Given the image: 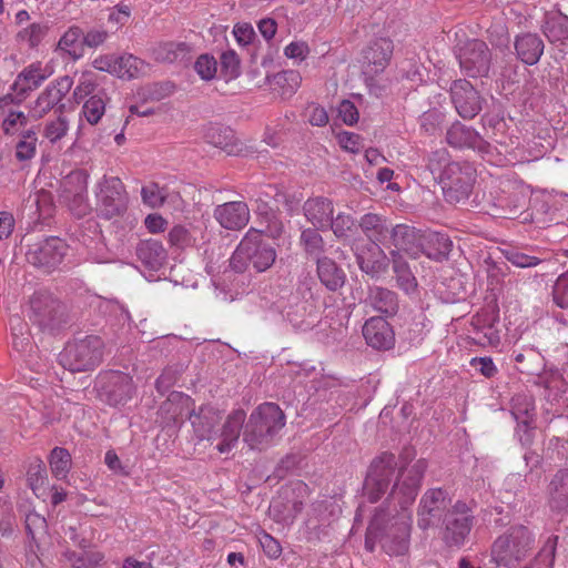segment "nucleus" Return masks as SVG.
Masks as SVG:
<instances>
[{
    "label": "nucleus",
    "instance_id": "nucleus-32",
    "mask_svg": "<svg viewBox=\"0 0 568 568\" xmlns=\"http://www.w3.org/2000/svg\"><path fill=\"white\" fill-rule=\"evenodd\" d=\"M244 420L243 410H235L227 417L220 435L221 442L216 445L220 453H229L236 445Z\"/></svg>",
    "mask_w": 568,
    "mask_h": 568
},
{
    "label": "nucleus",
    "instance_id": "nucleus-60",
    "mask_svg": "<svg viewBox=\"0 0 568 568\" xmlns=\"http://www.w3.org/2000/svg\"><path fill=\"white\" fill-rule=\"evenodd\" d=\"M469 365L486 378H491L498 373V368L491 357H473L469 361Z\"/></svg>",
    "mask_w": 568,
    "mask_h": 568
},
{
    "label": "nucleus",
    "instance_id": "nucleus-10",
    "mask_svg": "<svg viewBox=\"0 0 568 568\" xmlns=\"http://www.w3.org/2000/svg\"><path fill=\"white\" fill-rule=\"evenodd\" d=\"M100 396L110 405H123L130 400L135 393V385L129 374L122 372H104L97 381Z\"/></svg>",
    "mask_w": 568,
    "mask_h": 568
},
{
    "label": "nucleus",
    "instance_id": "nucleus-22",
    "mask_svg": "<svg viewBox=\"0 0 568 568\" xmlns=\"http://www.w3.org/2000/svg\"><path fill=\"white\" fill-rule=\"evenodd\" d=\"M214 217L226 230H241L250 221V209L242 201L227 202L216 206Z\"/></svg>",
    "mask_w": 568,
    "mask_h": 568
},
{
    "label": "nucleus",
    "instance_id": "nucleus-54",
    "mask_svg": "<svg viewBox=\"0 0 568 568\" xmlns=\"http://www.w3.org/2000/svg\"><path fill=\"white\" fill-rule=\"evenodd\" d=\"M338 145L346 152L359 153L363 149V139L359 134L348 131H341L336 134Z\"/></svg>",
    "mask_w": 568,
    "mask_h": 568
},
{
    "label": "nucleus",
    "instance_id": "nucleus-3",
    "mask_svg": "<svg viewBox=\"0 0 568 568\" xmlns=\"http://www.w3.org/2000/svg\"><path fill=\"white\" fill-rule=\"evenodd\" d=\"M276 257L275 247L263 240L262 231L250 227L233 252L230 266L237 273L245 272L250 266L263 273L273 266Z\"/></svg>",
    "mask_w": 568,
    "mask_h": 568
},
{
    "label": "nucleus",
    "instance_id": "nucleus-33",
    "mask_svg": "<svg viewBox=\"0 0 568 568\" xmlns=\"http://www.w3.org/2000/svg\"><path fill=\"white\" fill-rule=\"evenodd\" d=\"M515 49L518 58L528 65L536 64L544 53V42L532 33H525L517 37Z\"/></svg>",
    "mask_w": 568,
    "mask_h": 568
},
{
    "label": "nucleus",
    "instance_id": "nucleus-21",
    "mask_svg": "<svg viewBox=\"0 0 568 568\" xmlns=\"http://www.w3.org/2000/svg\"><path fill=\"white\" fill-rule=\"evenodd\" d=\"M511 414L517 420V432L523 445H530L535 429V405L527 397L517 396L513 399Z\"/></svg>",
    "mask_w": 568,
    "mask_h": 568
},
{
    "label": "nucleus",
    "instance_id": "nucleus-47",
    "mask_svg": "<svg viewBox=\"0 0 568 568\" xmlns=\"http://www.w3.org/2000/svg\"><path fill=\"white\" fill-rule=\"evenodd\" d=\"M48 28L40 23H31L17 33V41L29 48H37L45 37Z\"/></svg>",
    "mask_w": 568,
    "mask_h": 568
},
{
    "label": "nucleus",
    "instance_id": "nucleus-64",
    "mask_svg": "<svg viewBox=\"0 0 568 568\" xmlns=\"http://www.w3.org/2000/svg\"><path fill=\"white\" fill-rule=\"evenodd\" d=\"M551 450V454L548 455L551 459H565L568 460V442L565 439L556 438L550 440L548 452Z\"/></svg>",
    "mask_w": 568,
    "mask_h": 568
},
{
    "label": "nucleus",
    "instance_id": "nucleus-46",
    "mask_svg": "<svg viewBox=\"0 0 568 568\" xmlns=\"http://www.w3.org/2000/svg\"><path fill=\"white\" fill-rule=\"evenodd\" d=\"M68 131L69 121L65 116L60 114L58 118L45 123L42 135L49 143L55 144L67 135Z\"/></svg>",
    "mask_w": 568,
    "mask_h": 568
},
{
    "label": "nucleus",
    "instance_id": "nucleus-35",
    "mask_svg": "<svg viewBox=\"0 0 568 568\" xmlns=\"http://www.w3.org/2000/svg\"><path fill=\"white\" fill-rule=\"evenodd\" d=\"M139 260L150 270L158 271L166 260V251L163 245L154 240L143 241L136 248Z\"/></svg>",
    "mask_w": 568,
    "mask_h": 568
},
{
    "label": "nucleus",
    "instance_id": "nucleus-27",
    "mask_svg": "<svg viewBox=\"0 0 568 568\" xmlns=\"http://www.w3.org/2000/svg\"><path fill=\"white\" fill-rule=\"evenodd\" d=\"M221 418V412L210 405L202 406L197 414L190 416L194 433L201 440H212L215 438V428Z\"/></svg>",
    "mask_w": 568,
    "mask_h": 568
},
{
    "label": "nucleus",
    "instance_id": "nucleus-15",
    "mask_svg": "<svg viewBox=\"0 0 568 568\" xmlns=\"http://www.w3.org/2000/svg\"><path fill=\"white\" fill-rule=\"evenodd\" d=\"M73 81L70 77H60L52 81L37 98L30 108L29 115L40 120L58 105L71 90Z\"/></svg>",
    "mask_w": 568,
    "mask_h": 568
},
{
    "label": "nucleus",
    "instance_id": "nucleus-44",
    "mask_svg": "<svg viewBox=\"0 0 568 568\" xmlns=\"http://www.w3.org/2000/svg\"><path fill=\"white\" fill-rule=\"evenodd\" d=\"M190 51V47L184 42H165L155 50L156 59L163 62H174L183 59Z\"/></svg>",
    "mask_w": 568,
    "mask_h": 568
},
{
    "label": "nucleus",
    "instance_id": "nucleus-62",
    "mask_svg": "<svg viewBox=\"0 0 568 568\" xmlns=\"http://www.w3.org/2000/svg\"><path fill=\"white\" fill-rule=\"evenodd\" d=\"M233 34H234L236 42L240 45L245 47L253 41V39L255 37V31L251 23L239 22L233 28Z\"/></svg>",
    "mask_w": 568,
    "mask_h": 568
},
{
    "label": "nucleus",
    "instance_id": "nucleus-31",
    "mask_svg": "<svg viewBox=\"0 0 568 568\" xmlns=\"http://www.w3.org/2000/svg\"><path fill=\"white\" fill-rule=\"evenodd\" d=\"M446 141L449 145L457 149H478L483 148V139L471 128L460 122L453 123L446 133Z\"/></svg>",
    "mask_w": 568,
    "mask_h": 568
},
{
    "label": "nucleus",
    "instance_id": "nucleus-49",
    "mask_svg": "<svg viewBox=\"0 0 568 568\" xmlns=\"http://www.w3.org/2000/svg\"><path fill=\"white\" fill-rule=\"evenodd\" d=\"M97 88V75L87 71L83 72L78 81L77 87L73 90V99L77 103L83 101L88 95L93 93Z\"/></svg>",
    "mask_w": 568,
    "mask_h": 568
},
{
    "label": "nucleus",
    "instance_id": "nucleus-58",
    "mask_svg": "<svg viewBox=\"0 0 568 568\" xmlns=\"http://www.w3.org/2000/svg\"><path fill=\"white\" fill-rule=\"evenodd\" d=\"M27 115L22 111H11L2 122L6 134H14L27 124Z\"/></svg>",
    "mask_w": 568,
    "mask_h": 568
},
{
    "label": "nucleus",
    "instance_id": "nucleus-30",
    "mask_svg": "<svg viewBox=\"0 0 568 568\" xmlns=\"http://www.w3.org/2000/svg\"><path fill=\"white\" fill-rule=\"evenodd\" d=\"M358 227L368 237V243L385 244L390 239L392 229H389L386 219L382 215L375 213L364 214L357 224Z\"/></svg>",
    "mask_w": 568,
    "mask_h": 568
},
{
    "label": "nucleus",
    "instance_id": "nucleus-7",
    "mask_svg": "<svg viewBox=\"0 0 568 568\" xmlns=\"http://www.w3.org/2000/svg\"><path fill=\"white\" fill-rule=\"evenodd\" d=\"M475 516L465 501H456L439 524L442 540L448 547H462L473 528Z\"/></svg>",
    "mask_w": 568,
    "mask_h": 568
},
{
    "label": "nucleus",
    "instance_id": "nucleus-25",
    "mask_svg": "<svg viewBox=\"0 0 568 568\" xmlns=\"http://www.w3.org/2000/svg\"><path fill=\"white\" fill-rule=\"evenodd\" d=\"M59 303L47 291L36 292L29 301V317L40 326L49 325L55 317Z\"/></svg>",
    "mask_w": 568,
    "mask_h": 568
},
{
    "label": "nucleus",
    "instance_id": "nucleus-37",
    "mask_svg": "<svg viewBox=\"0 0 568 568\" xmlns=\"http://www.w3.org/2000/svg\"><path fill=\"white\" fill-rule=\"evenodd\" d=\"M550 507L561 511L568 506V468L559 470L549 485Z\"/></svg>",
    "mask_w": 568,
    "mask_h": 568
},
{
    "label": "nucleus",
    "instance_id": "nucleus-57",
    "mask_svg": "<svg viewBox=\"0 0 568 568\" xmlns=\"http://www.w3.org/2000/svg\"><path fill=\"white\" fill-rule=\"evenodd\" d=\"M310 52L311 49L307 42L302 40L292 41L284 48V55L297 62L304 61Z\"/></svg>",
    "mask_w": 568,
    "mask_h": 568
},
{
    "label": "nucleus",
    "instance_id": "nucleus-51",
    "mask_svg": "<svg viewBox=\"0 0 568 568\" xmlns=\"http://www.w3.org/2000/svg\"><path fill=\"white\" fill-rule=\"evenodd\" d=\"M301 243L305 251L312 255H318L323 252L324 241L317 229H306L301 234Z\"/></svg>",
    "mask_w": 568,
    "mask_h": 568
},
{
    "label": "nucleus",
    "instance_id": "nucleus-9",
    "mask_svg": "<svg viewBox=\"0 0 568 568\" xmlns=\"http://www.w3.org/2000/svg\"><path fill=\"white\" fill-rule=\"evenodd\" d=\"M88 179L89 174L84 170H74L61 182L60 200L78 217L87 215L90 211Z\"/></svg>",
    "mask_w": 568,
    "mask_h": 568
},
{
    "label": "nucleus",
    "instance_id": "nucleus-13",
    "mask_svg": "<svg viewBox=\"0 0 568 568\" xmlns=\"http://www.w3.org/2000/svg\"><path fill=\"white\" fill-rule=\"evenodd\" d=\"M423 476L422 464H404L398 468L392 494L399 496V505L403 509L415 500Z\"/></svg>",
    "mask_w": 568,
    "mask_h": 568
},
{
    "label": "nucleus",
    "instance_id": "nucleus-12",
    "mask_svg": "<svg viewBox=\"0 0 568 568\" xmlns=\"http://www.w3.org/2000/svg\"><path fill=\"white\" fill-rule=\"evenodd\" d=\"M457 57L462 70L468 77H483L489 71L491 55L488 45L481 40L468 41L459 48Z\"/></svg>",
    "mask_w": 568,
    "mask_h": 568
},
{
    "label": "nucleus",
    "instance_id": "nucleus-39",
    "mask_svg": "<svg viewBox=\"0 0 568 568\" xmlns=\"http://www.w3.org/2000/svg\"><path fill=\"white\" fill-rule=\"evenodd\" d=\"M369 302L377 312L386 315L395 314L398 307L396 294L382 287L371 290Z\"/></svg>",
    "mask_w": 568,
    "mask_h": 568
},
{
    "label": "nucleus",
    "instance_id": "nucleus-40",
    "mask_svg": "<svg viewBox=\"0 0 568 568\" xmlns=\"http://www.w3.org/2000/svg\"><path fill=\"white\" fill-rule=\"evenodd\" d=\"M148 65L132 54L116 57L115 75L122 79H133L145 73Z\"/></svg>",
    "mask_w": 568,
    "mask_h": 568
},
{
    "label": "nucleus",
    "instance_id": "nucleus-26",
    "mask_svg": "<svg viewBox=\"0 0 568 568\" xmlns=\"http://www.w3.org/2000/svg\"><path fill=\"white\" fill-rule=\"evenodd\" d=\"M394 50L393 41L379 38L373 41L364 51V60L368 72L378 74L388 65Z\"/></svg>",
    "mask_w": 568,
    "mask_h": 568
},
{
    "label": "nucleus",
    "instance_id": "nucleus-4",
    "mask_svg": "<svg viewBox=\"0 0 568 568\" xmlns=\"http://www.w3.org/2000/svg\"><path fill=\"white\" fill-rule=\"evenodd\" d=\"M285 425V415L275 403H263L250 415L243 438L251 449L263 450Z\"/></svg>",
    "mask_w": 568,
    "mask_h": 568
},
{
    "label": "nucleus",
    "instance_id": "nucleus-20",
    "mask_svg": "<svg viewBox=\"0 0 568 568\" xmlns=\"http://www.w3.org/2000/svg\"><path fill=\"white\" fill-rule=\"evenodd\" d=\"M423 231L406 224H397L392 227L390 243L396 251L406 254L413 260L420 257Z\"/></svg>",
    "mask_w": 568,
    "mask_h": 568
},
{
    "label": "nucleus",
    "instance_id": "nucleus-6",
    "mask_svg": "<svg viewBox=\"0 0 568 568\" xmlns=\"http://www.w3.org/2000/svg\"><path fill=\"white\" fill-rule=\"evenodd\" d=\"M103 346V341L99 336H87L68 344L60 355V362L72 372L93 369L102 361Z\"/></svg>",
    "mask_w": 568,
    "mask_h": 568
},
{
    "label": "nucleus",
    "instance_id": "nucleus-1",
    "mask_svg": "<svg viewBox=\"0 0 568 568\" xmlns=\"http://www.w3.org/2000/svg\"><path fill=\"white\" fill-rule=\"evenodd\" d=\"M427 166L448 203H464L469 199L476 182V170L471 164L452 161L446 150H438L432 154Z\"/></svg>",
    "mask_w": 568,
    "mask_h": 568
},
{
    "label": "nucleus",
    "instance_id": "nucleus-59",
    "mask_svg": "<svg viewBox=\"0 0 568 568\" xmlns=\"http://www.w3.org/2000/svg\"><path fill=\"white\" fill-rule=\"evenodd\" d=\"M221 65L230 78H236L240 74V58L234 50L222 53Z\"/></svg>",
    "mask_w": 568,
    "mask_h": 568
},
{
    "label": "nucleus",
    "instance_id": "nucleus-41",
    "mask_svg": "<svg viewBox=\"0 0 568 568\" xmlns=\"http://www.w3.org/2000/svg\"><path fill=\"white\" fill-rule=\"evenodd\" d=\"M558 536H550L535 556V558L525 566V568H554Z\"/></svg>",
    "mask_w": 568,
    "mask_h": 568
},
{
    "label": "nucleus",
    "instance_id": "nucleus-23",
    "mask_svg": "<svg viewBox=\"0 0 568 568\" xmlns=\"http://www.w3.org/2000/svg\"><path fill=\"white\" fill-rule=\"evenodd\" d=\"M363 335L366 343L376 349H389L395 342L392 326L381 316L371 317L365 322Z\"/></svg>",
    "mask_w": 568,
    "mask_h": 568
},
{
    "label": "nucleus",
    "instance_id": "nucleus-24",
    "mask_svg": "<svg viewBox=\"0 0 568 568\" xmlns=\"http://www.w3.org/2000/svg\"><path fill=\"white\" fill-rule=\"evenodd\" d=\"M193 399L181 393L172 392L160 406V415L165 423H180L193 415Z\"/></svg>",
    "mask_w": 568,
    "mask_h": 568
},
{
    "label": "nucleus",
    "instance_id": "nucleus-38",
    "mask_svg": "<svg viewBox=\"0 0 568 568\" xmlns=\"http://www.w3.org/2000/svg\"><path fill=\"white\" fill-rule=\"evenodd\" d=\"M57 49L74 60L81 58L83 55L82 30L77 26L70 27L60 38Z\"/></svg>",
    "mask_w": 568,
    "mask_h": 568
},
{
    "label": "nucleus",
    "instance_id": "nucleus-43",
    "mask_svg": "<svg viewBox=\"0 0 568 568\" xmlns=\"http://www.w3.org/2000/svg\"><path fill=\"white\" fill-rule=\"evenodd\" d=\"M257 213L261 216V223L265 224L264 229L260 230L262 235L265 234L274 240L278 239L283 233L284 226L277 214L273 211L268 212L265 205H260Z\"/></svg>",
    "mask_w": 568,
    "mask_h": 568
},
{
    "label": "nucleus",
    "instance_id": "nucleus-19",
    "mask_svg": "<svg viewBox=\"0 0 568 568\" xmlns=\"http://www.w3.org/2000/svg\"><path fill=\"white\" fill-rule=\"evenodd\" d=\"M395 473L393 464H371L364 481V490L371 503H376L385 494Z\"/></svg>",
    "mask_w": 568,
    "mask_h": 568
},
{
    "label": "nucleus",
    "instance_id": "nucleus-2",
    "mask_svg": "<svg viewBox=\"0 0 568 568\" xmlns=\"http://www.w3.org/2000/svg\"><path fill=\"white\" fill-rule=\"evenodd\" d=\"M408 526L382 505L375 509L366 529L365 548L373 552L379 544L387 555L402 556L408 549Z\"/></svg>",
    "mask_w": 568,
    "mask_h": 568
},
{
    "label": "nucleus",
    "instance_id": "nucleus-56",
    "mask_svg": "<svg viewBox=\"0 0 568 568\" xmlns=\"http://www.w3.org/2000/svg\"><path fill=\"white\" fill-rule=\"evenodd\" d=\"M552 301L560 308H568V272L561 274L552 290Z\"/></svg>",
    "mask_w": 568,
    "mask_h": 568
},
{
    "label": "nucleus",
    "instance_id": "nucleus-36",
    "mask_svg": "<svg viewBox=\"0 0 568 568\" xmlns=\"http://www.w3.org/2000/svg\"><path fill=\"white\" fill-rule=\"evenodd\" d=\"M317 275L321 283L333 292L341 288L345 282L344 271L328 257H323L317 261Z\"/></svg>",
    "mask_w": 568,
    "mask_h": 568
},
{
    "label": "nucleus",
    "instance_id": "nucleus-18",
    "mask_svg": "<svg viewBox=\"0 0 568 568\" xmlns=\"http://www.w3.org/2000/svg\"><path fill=\"white\" fill-rule=\"evenodd\" d=\"M53 73L54 67L51 62L34 61L19 72L12 88L18 94H24L37 90Z\"/></svg>",
    "mask_w": 568,
    "mask_h": 568
},
{
    "label": "nucleus",
    "instance_id": "nucleus-50",
    "mask_svg": "<svg viewBox=\"0 0 568 568\" xmlns=\"http://www.w3.org/2000/svg\"><path fill=\"white\" fill-rule=\"evenodd\" d=\"M27 475L29 486L34 494H38L48 484L47 464H31Z\"/></svg>",
    "mask_w": 568,
    "mask_h": 568
},
{
    "label": "nucleus",
    "instance_id": "nucleus-34",
    "mask_svg": "<svg viewBox=\"0 0 568 568\" xmlns=\"http://www.w3.org/2000/svg\"><path fill=\"white\" fill-rule=\"evenodd\" d=\"M268 81L271 89L282 99H290L301 87L302 75L297 70H284L275 73Z\"/></svg>",
    "mask_w": 568,
    "mask_h": 568
},
{
    "label": "nucleus",
    "instance_id": "nucleus-53",
    "mask_svg": "<svg viewBox=\"0 0 568 568\" xmlns=\"http://www.w3.org/2000/svg\"><path fill=\"white\" fill-rule=\"evenodd\" d=\"M141 196L145 205L155 209L164 203L165 192L156 183H149L142 187Z\"/></svg>",
    "mask_w": 568,
    "mask_h": 568
},
{
    "label": "nucleus",
    "instance_id": "nucleus-42",
    "mask_svg": "<svg viewBox=\"0 0 568 568\" xmlns=\"http://www.w3.org/2000/svg\"><path fill=\"white\" fill-rule=\"evenodd\" d=\"M338 239H349L357 231V223L351 214L339 212L335 217H331L328 226Z\"/></svg>",
    "mask_w": 568,
    "mask_h": 568
},
{
    "label": "nucleus",
    "instance_id": "nucleus-61",
    "mask_svg": "<svg viewBox=\"0 0 568 568\" xmlns=\"http://www.w3.org/2000/svg\"><path fill=\"white\" fill-rule=\"evenodd\" d=\"M337 112L341 120L347 125H354L358 121V110L349 100H343L337 108Z\"/></svg>",
    "mask_w": 568,
    "mask_h": 568
},
{
    "label": "nucleus",
    "instance_id": "nucleus-16",
    "mask_svg": "<svg viewBox=\"0 0 568 568\" xmlns=\"http://www.w3.org/2000/svg\"><path fill=\"white\" fill-rule=\"evenodd\" d=\"M352 250L356 256V262L359 268L371 275L372 277L378 276L386 272L388 266V258L379 244L366 243L359 244L354 242Z\"/></svg>",
    "mask_w": 568,
    "mask_h": 568
},
{
    "label": "nucleus",
    "instance_id": "nucleus-29",
    "mask_svg": "<svg viewBox=\"0 0 568 568\" xmlns=\"http://www.w3.org/2000/svg\"><path fill=\"white\" fill-rule=\"evenodd\" d=\"M420 256L433 261H443L446 258L452 250V241L443 233L433 231H423L422 244H420Z\"/></svg>",
    "mask_w": 568,
    "mask_h": 568
},
{
    "label": "nucleus",
    "instance_id": "nucleus-11",
    "mask_svg": "<svg viewBox=\"0 0 568 568\" xmlns=\"http://www.w3.org/2000/svg\"><path fill=\"white\" fill-rule=\"evenodd\" d=\"M98 200L106 219L121 216L128 209V194L123 182L116 178H104L99 184Z\"/></svg>",
    "mask_w": 568,
    "mask_h": 568
},
{
    "label": "nucleus",
    "instance_id": "nucleus-5",
    "mask_svg": "<svg viewBox=\"0 0 568 568\" xmlns=\"http://www.w3.org/2000/svg\"><path fill=\"white\" fill-rule=\"evenodd\" d=\"M535 534L525 525H513L491 546V559L498 567L515 568L534 549Z\"/></svg>",
    "mask_w": 568,
    "mask_h": 568
},
{
    "label": "nucleus",
    "instance_id": "nucleus-48",
    "mask_svg": "<svg viewBox=\"0 0 568 568\" xmlns=\"http://www.w3.org/2000/svg\"><path fill=\"white\" fill-rule=\"evenodd\" d=\"M544 33L550 42L562 41L568 38V19L551 18L547 20Z\"/></svg>",
    "mask_w": 568,
    "mask_h": 568
},
{
    "label": "nucleus",
    "instance_id": "nucleus-52",
    "mask_svg": "<svg viewBox=\"0 0 568 568\" xmlns=\"http://www.w3.org/2000/svg\"><path fill=\"white\" fill-rule=\"evenodd\" d=\"M37 135L33 131H27L16 148V156L19 161H27L33 158L37 148Z\"/></svg>",
    "mask_w": 568,
    "mask_h": 568
},
{
    "label": "nucleus",
    "instance_id": "nucleus-63",
    "mask_svg": "<svg viewBox=\"0 0 568 568\" xmlns=\"http://www.w3.org/2000/svg\"><path fill=\"white\" fill-rule=\"evenodd\" d=\"M260 544L265 555L271 559H276L281 556L282 547L280 542L271 535L264 534L263 537L260 539Z\"/></svg>",
    "mask_w": 568,
    "mask_h": 568
},
{
    "label": "nucleus",
    "instance_id": "nucleus-8",
    "mask_svg": "<svg viewBox=\"0 0 568 568\" xmlns=\"http://www.w3.org/2000/svg\"><path fill=\"white\" fill-rule=\"evenodd\" d=\"M453 505L452 497L447 489H428L422 496L419 501L417 510V526L423 530L439 527L444 516Z\"/></svg>",
    "mask_w": 568,
    "mask_h": 568
},
{
    "label": "nucleus",
    "instance_id": "nucleus-14",
    "mask_svg": "<svg viewBox=\"0 0 568 568\" xmlns=\"http://www.w3.org/2000/svg\"><path fill=\"white\" fill-rule=\"evenodd\" d=\"M67 252L68 245L63 240L49 237L29 250L27 258L31 264L50 272L62 263Z\"/></svg>",
    "mask_w": 568,
    "mask_h": 568
},
{
    "label": "nucleus",
    "instance_id": "nucleus-28",
    "mask_svg": "<svg viewBox=\"0 0 568 568\" xmlns=\"http://www.w3.org/2000/svg\"><path fill=\"white\" fill-rule=\"evenodd\" d=\"M304 215L317 230H327L334 213L333 202L323 196L308 199L304 205Z\"/></svg>",
    "mask_w": 568,
    "mask_h": 568
},
{
    "label": "nucleus",
    "instance_id": "nucleus-17",
    "mask_svg": "<svg viewBox=\"0 0 568 568\" xmlns=\"http://www.w3.org/2000/svg\"><path fill=\"white\" fill-rule=\"evenodd\" d=\"M450 97L457 113L464 119H473L481 110L478 92L467 80L454 81Z\"/></svg>",
    "mask_w": 568,
    "mask_h": 568
},
{
    "label": "nucleus",
    "instance_id": "nucleus-55",
    "mask_svg": "<svg viewBox=\"0 0 568 568\" xmlns=\"http://www.w3.org/2000/svg\"><path fill=\"white\" fill-rule=\"evenodd\" d=\"M194 69L201 79L209 81L215 77L217 71V63L213 57L209 54H202L195 61Z\"/></svg>",
    "mask_w": 568,
    "mask_h": 568
},
{
    "label": "nucleus",
    "instance_id": "nucleus-45",
    "mask_svg": "<svg viewBox=\"0 0 568 568\" xmlns=\"http://www.w3.org/2000/svg\"><path fill=\"white\" fill-rule=\"evenodd\" d=\"M105 113V101L100 94L90 97L83 103L81 114L91 124H98Z\"/></svg>",
    "mask_w": 568,
    "mask_h": 568
}]
</instances>
